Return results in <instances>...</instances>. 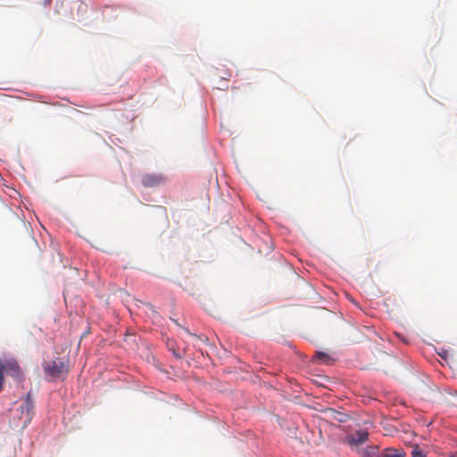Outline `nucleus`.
<instances>
[{
    "label": "nucleus",
    "mask_w": 457,
    "mask_h": 457,
    "mask_svg": "<svg viewBox=\"0 0 457 457\" xmlns=\"http://www.w3.org/2000/svg\"><path fill=\"white\" fill-rule=\"evenodd\" d=\"M4 372H6L15 378H20L22 375L21 368L15 360L6 361L4 363L0 361V392L4 386Z\"/></svg>",
    "instance_id": "1"
},
{
    "label": "nucleus",
    "mask_w": 457,
    "mask_h": 457,
    "mask_svg": "<svg viewBox=\"0 0 457 457\" xmlns=\"http://www.w3.org/2000/svg\"><path fill=\"white\" fill-rule=\"evenodd\" d=\"M369 439V433L366 430H358L345 438V442L351 446H358Z\"/></svg>",
    "instance_id": "2"
},
{
    "label": "nucleus",
    "mask_w": 457,
    "mask_h": 457,
    "mask_svg": "<svg viewBox=\"0 0 457 457\" xmlns=\"http://www.w3.org/2000/svg\"><path fill=\"white\" fill-rule=\"evenodd\" d=\"M165 182V178L162 174H145L141 177V183L145 187H154Z\"/></svg>",
    "instance_id": "3"
},
{
    "label": "nucleus",
    "mask_w": 457,
    "mask_h": 457,
    "mask_svg": "<svg viewBox=\"0 0 457 457\" xmlns=\"http://www.w3.org/2000/svg\"><path fill=\"white\" fill-rule=\"evenodd\" d=\"M33 409H34V403L30 397V393H28L24 403H22L21 405V411L22 415H24V419H25L24 422L25 423L30 421L32 413H33Z\"/></svg>",
    "instance_id": "4"
},
{
    "label": "nucleus",
    "mask_w": 457,
    "mask_h": 457,
    "mask_svg": "<svg viewBox=\"0 0 457 457\" xmlns=\"http://www.w3.org/2000/svg\"><path fill=\"white\" fill-rule=\"evenodd\" d=\"M326 412L328 414V417L337 420L338 422H345L347 420V415L342 412H339L334 409H328Z\"/></svg>",
    "instance_id": "5"
},
{
    "label": "nucleus",
    "mask_w": 457,
    "mask_h": 457,
    "mask_svg": "<svg viewBox=\"0 0 457 457\" xmlns=\"http://www.w3.org/2000/svg\"><path fill=\"white\" fill-rule=\"evenodd\" d=\"M382 455L383 457H405V453L403 450L386 448Z\"/></svg>",
    "instance_id": "6"
},
{
    "label": "nucleus",
    "mask_w": 457,
    "mask_h": 457,
    "mask_svg": "<svg viewBox=\"0 0 457 457\" xmlns=\"http://www.w3.org/2000/svg\"><path fill=\"white\" fill-rule=\"evenodd\" d=\"M315 359L322 363H329L331 361L329 355L323 352H317L315 353Z\"/></svg>",
    "instance_id": "7"
},
{
    "label": "nucleus",
    "mask_w": 457,
    "mask_h": 457,
    "mask_svg": "<svg viewBox=\"0 0 457 457\" xmlns=\"http://www.w3.org/2000/svg\"><path fill=\"white\" fill-rule=\"evenodd\" d=\"M44 368H45L46 373H48V374H50L52 376H54L55 371H56V366H55L54 361L53 362V365H50V364L46 362L44 364Z\"/></svg>",
    "instance_id": "8"
},
{
    "label": "nucleus",
    "mask_w": 457,
    "mask_h": 457,
    "mask_svg": "<svg viewBox=\"0 0 457 457\" xmlns=\"http://www.w3.org/2000/svg\"><path fill=\"white\" fill-rule=\"evenodd\" d=\"M411 457H427V455L418 445H416L411 451Z\"/></svg>",
    "instance_id": "9"
},
{
    "label": "nucleus",
    "mask_w": 457,
    "mask_h": 457,
    "mask_svg": "<svg viewBox=\"0 0 457 457\" xmlns=\"http://www.w3.org/2000/svg\"><path fill=\"white\" fill-rule=\"evenodd\" d=\"M378 452V447L376 446H369L364 451V456H374L375 453Z\"/></svg>",
    "instance_id": "10"
},
{
    "label": "nucleus",
    "mask_w": 457,
    "mask_h": 457,
    "mask_svg": "<svg viewBox=\"0 0 457 457\" xmlns=\"http://www.w3.org/2000/svg\"><path fill=\"white\" fill-rule=\"evenodd\" d=\"M68 370V366L63 362H61V364H59V378L62 376L63 373L66 374Z\"/></svg>",
    "instance_id": "11"
},
{
    "label": "nucleus",
    "mask_w": 457,
    "mask_h": 457,
    "mask_svg": "<svg viewBox=\"0 0 457 457\" xmlns=\"http://www.w3.org/2000/svg\"><path fill=\"white\" fill-rule=\"evenodd\" d=\"M450 457H457V450L451 453Z\"/></svg>",
    "instance_id": "12"
},
{
    "label": "nucleus",
    "mask_w": 457,
    "mask_h": 457,
    "mask_svg": "<svg viewBox=\"0 0 457 457\" xmlns=\"http://www.w3.org/2000/svg\"><path fill=\"white\" fill-rule=\"evenodd\" d=\"M367 457H383V455H382V454H381V455H379V454H378V453H375V454H374V456H367Z\"/></svg>",
    "instance_id": "13"
},
{
    "label": "nucleus",
    "mask_w": 457,
    "mask_h": 457,
    "mask_svg": "<svg viewBox=\"0 0 457 457\" xmlns=\"http://www.w3.org/2000/svg\"><path fill=\"white\" fill-rule=\"evenodd\" d=\"M174 354H175L177 357H179V358H180V357H181L179 354H178V353H175V352H174Z\"/></svg>",
    "instance_id": "14"
},
{
    "label": "nucleus",
    "mask_w": 457,
    "mask_h": 457,
    "mask_svg": "<svg viewBox=\"0 0 457 457\" xmlns=\"http://www.w3.org/2000/svg\"><path fill=\"white\" fill-rule=\"evenodd\" d=\"M49 3H50V0H47V4H49Z\"/></svg>",
    "instance_id": "15"
}]
</instances>
